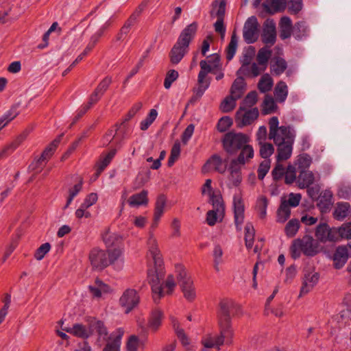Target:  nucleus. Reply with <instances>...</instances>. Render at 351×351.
Instances as JSON below:
<instances>
[{
    "instance_id": "f257e3e1",
    "label": "nucleus",
    "mask_w": 351,
    "mask_h": 351,
    "mask_svg": "<svg viewBox=\"0 0 351 351\" xmlns=\"http://www.w3.org/2000/svg\"><path fill=\"white\" fill-rule=\"evenodd\" d=\"M147 246L148 254L152 256L154 263V267L147 271V279L151 285L152 291H153L154 299L157 300L162 295L160 280L165 277V271L158 241L153 233L149 234L147 241Z\"/></svg>"
},
{
    "instance_id": "f03ea898",
    "label": "nucleus",
    "mask_w": 351,
    "mask_h": 351,
    "mask_svg": "<svg viewBox=\"0 0 351 351\" xmlns=\"http://www.w3.org/2000/svg\"><path fill=\"white\" fill-rule=\"evenodd\" d=\"M235 304L231 300H222L219 304L217 313L218 323L220 329L219 335H213V341L216 348L219 350L224 343H232L233 330L231 328L230 312L234 308Z\"/></svg>"
},
{
    "instance_id": "7ed1b4c3",
    "label": "nucleus",
    "mask_w": 351,
    "mask_h": 351,
    "mask_svg": "<svg viewBox=\"0 0 351 351\" xmlns=\"http://www.w3.org/2000/svg\"><path fill=\"white\" fill-rule=\"evenodd\" d=\"M197 28V23H193L186 26L181 32L176 43L169 53L170 60L172 64H177L183 58L187 52L190 42L196 33Z\"/></svg>"
},
{
    "instance_id": "20e7f679",
    "label": "nucleus",
    "mask_w": 351,
    "mask_h": 351,
    "mask_svg": "<svg viewBox=\"0 0 351 351\" xmlns=\"http://www.w3.org/2000/svg\"><path fill=\"white\" fill-rule=\"evenodd\" d=\"M269 138L273 140L275 145L295 141V130L289 125L279 126L277 117H272L269 119Z\"/></svg>"
},
{
    "instance_id": "39448f33",
    "label": "nucleus",
    "mask_w": 351,
    "mask_h": 351,
    "mask_svg": "<svg viewBox=\"0 0 351 351\" xmlns=\"http://www.w3.org/2000/svg\"><path fill=\"white\" fill-rule=\"evenodd\" d=\"M250 141V138L248 135L234 131L226 133L222 139L223 149L230 155L237 154L239 149Z\"/></svg>"
},
{
    "instance_id": "423d86ee",
    "label": "nucleus",
    "mask_w": 351,
    "mask_h": 351,
    "mask_svg": "<svg viewBox=\"0 0 351 351\" xmlns=\"http://www.w3.org/2000/svg\"><path fill=\"white\" fill-rule=\"evenodd\" d=\"M317 252V242L308 235L294 240L291 247V256L294 259L299 258L301 252L306 256H312Z\"/></svg>"
},
{
    "instance_id": "0eeeda50",
    "label": "nucleus",
    "mask_w": 351,
    "mask_h": 351,
    "mask_svg": "<svg viewBox=\"0 0 351 351\" xmlns=\"http://www.w3.org/2000/svg\"><path fill=\"white\" fill-rule=\"evenodd\" d=\"M178 283L183 293L184 297L189 301H193L196 297L193 280L182 265L176 266Z\"/></svg>"
},
{
    "instance_id": "6e6552de",
    "label": "nucleus",
    "mask_w": 351,
    "mask_h": 351,
    "mask_svg": "<svg viewBox=\"0 0 351 351\" xmlns=\"http://www.w3.org/2000/svg\"><path fill=\"white\" fill-rule=\"evenodd\" d=\"M213 206V210H209L206 214V222L209 226H214L217 221H221L225 215V206L222 197H214L209 202Z\"/></svg>"
},
{
    "instance_id": "1a4fd4ad",
    "label": "nucleus",
    "mask_w": 351,
    "mask_h": 351,
    "mask_svg": "<svg viewBox=\"0 0 351 351\" xmlns=\"http://www.w3.org/2000/svg\"><path fill=\"white\" fill-rule=\"evenodd\" d=\"M199 66L201 69L197 76L198 89L197 95V96H202L210 84V79L206 76L208 73L213 72L215 68L204 60L200 61Z\"/></svg>"
},
{
    "instance_id": "9d476101",
    "label": "nucleus",
    "mask_w": 351,
    "mask_h": 351,
    "mask_svg": "<svg viewBox=\"0 0 351 351\" xmlns=\"http://www.w3.org/2000/svg\"><path fill=\"white\" fill-rule=\"evenodd\" d=\"M258 115L259 112L257 108L239 107L236 113L235 121L239 128H243L252 124L257 119Z\"/></svg>"
},
{
    "instance_id": "9b49d317",
    "label": "nucleus",
    "mask_w": 351,
    "mask_h": 351,
    "mask_svg": "<svg viewBox=\"0 0 351 351\" xmlns=\"http://www.w3.org/2000/svg\"><path fill=\"white\" fill-rule=\"evenodd\" d=\"M258 27L259 24L256 16H252L247 19L243 26V37L247 44L254 43L258 40Z\"/></svg>"
},
{
    "instance_id": "f8f14e48",
    "label": "nucleus",
    "mask_w": 351,
    "mask_h": 351,
    "mask_svg": "<svg viewBox=\"0 0 351 351\" xmlns=\"http://www.w3.org/2000/svg\"><path fill=\"white\" fill-rule=\"evenodd\" d=\"M140 298L137 291L133 289H126L119 299V304L125 313H129L139 303Z\"/></svg>"
},
{
    "instance_id": "ddd939ff",
    "label": "nucleus",
    "mask_w": 351,
    "mask_h": 351,
    "mask_svg": "<svg viewBox=\"0 0 351 351\" xmlns=\"http://www.w3.org/2000/svg\"><path fill=\"white\" fill-rule=\"evenodd\" d=\"M89 260L95 269L102 270L109 265L107 252L102 250H92L89 254Z\"/></svg>"
},
{
    "instance_id": "4468645a",
    "label": "nucleus",
    "mask_w": 351,
    "mask_h": 351,
    "mask_svg": "<svg viewBox=\"0 0 351 351\" xmlns=\"http://www.w3.org/2000/svg\"><path fill=\"white\" fill-rule=\"evenodd\" d=\"M234 218L237 229L241 230V225L244 221L245 206L241 196L234 194L233 196Z\"/></svg>"
},
{
    "instance_id": "2eb2a0df",
    "label": "nucleus",
    "mask_w": 351,
    "mask_h": 351,
    "mask_svg": "<svg viewBox=\"0 0 351 351\" xmlns=\"http://www.w3.org/2000/svg\"><path fill=\"white\" fill-rule=\"evenodd\" d=\"M262 41L268 47H271L276 40V24L273 19H267L263 24Z\"/></svg>"
},
{
    "instance_id": "dca6fc26",
    "label": "nucleus",
    "mask_w": 351,
    "mask_h": 351,
    "mask_svg": "<svg viewBox=\"0 0 351 351\" xmlns=\"http://www.w3.org/2000/svg\"><path fill=\"white\" fill-rule=\"evenodd\" d=\"M254 156V151L250 143L245 144L239 149V154L237 158L231 160L230 162L237 164L241 167L249 163Z\"/></svg>"
},
{
    "instance_id": "f3484780",
    "label": "nucleus",
    "mask_w": 351,
    "mask_h": 351,
    "mask_svg": "<svg viewBox=\"0 0 351 351\" xmlns=\"http://www.w3.org/2000/svg\"><path fill=\"white\" fill-rule=\"evenodd\" d=\"M241 166L234 164L232 162H230L228 175L227 186L228 188H232L238 186L242 181L241 176Z\"/></svg>"
},
{
    "instance_id": "a211bd4d",
    "label": "nucleus",
    "mask_w": 351,
    "mask_h": 351,
    "mask_svg": "<svg viewBox=\"0 0 351 351\" xmlns=\"http://www.w3.org/2000/svg\"><path fill=\"white\" fill-rule=\"evenodd\" d=\"M109 265H112L114 269L121 271L124 267V258L123 251L119 248L108 250L107 252Z\"/></svg>"
},
{
    "instance_id": "6ab92c4d",
    "label": "nucleus",
    "mask_w": 351,
    "mask_h": 351,
    "mask_svg": "<svg viewBox=\"0 0 351 351\" xmlns=\"http://www.w3.org/2000/svg\"><path fill=\"white\" fill-rule=\"evenodd\" d=\"M319 179V174L317 176L309 170H301L297 179V183L300 189L308 188L313 182Z\"/></svg>"
},
{
    "instance_id": "aec40b11",
    "label": "nucleus",
    "mask_w": 351,
    "mask_h": 351,
    "mask_svg": "<svg viewBox=\"0 0 351 351\" xmlns=\"http://www.w3.org/2000/svg\"><path fill=\"white\" fill-rule=\"evenodd\" d=\"M62 330L68 333L82 339H87L90 335H92L90 324L88 326V327H86L82 324H75L72 327H64L62 328Z\"/></svg>"
},
{
    "instance_id": "412c9836",
    "label": "nucleus",
    "mask_w": 351,
    "mask_h": 351,
    "mask_svg": "<svg viewBox=\"0 0 351 351\" xmlns=\"http://www.w3.org/2000/svg\"><path fill=\"white\" fill-rule=\"evenodd\" d=\"M123 331L117 330L112 333L108 339V341L102 351H120V346Z\"/></svg>"
},
{
    "instance_id": "4be33fe9",
    "label": "nucleus",
    "mask_w": 351,
    "mask_h": 351,
    "mask_svg": "<svg viewBox=\"0 0 351 351\" xmlns=\"http://www.w3.org/2000/svg\"><path fill=\"white\" fill-rule=\"evenodd\" d=\"M287 0H266L263 7L270 14L283 12L287 7Z\"/></svg>"
},
{
    "instance_id": "5701e85b",
    "label": "nucleus",
    "mask_w": 351,
    "mask_h": 351,
    "mask_svg": "<svg viewBox=\"0 0 351 351\" xmlns=\"http://www.w3.org/2000/svg\"><path fill=\"white\" fill-rule=\"evenodd\" d=\"M28 135V132L25 131L10 144L5 145L0 150V159L8 156L10 153L14 152L26 138Z\"/></svg>"
},
{
    "instance_id": "b1692460",
    "label": "nucleus",
    "mask_w": 351,
    "mask_h": 351,
    "mask_svg": "<svg viewBox=\"0 0 351 351\" xmlns=\"http://www.w3.org/2000/svg\"><path fill=\"white\" fill-rule=\"evenodd\" d=\"M294 141L285 142L280 144H276L277 146V161L286 160L289 159L292 154L293 145Z\"/></svg>"
},
{
    "instance_id": "393cba45",
    "label": "nucleus",
    "mask_w": 351,
    "mask_h": 351,
    "mask_svg": "<svg viewBox=\"0 0 351 351\" xmlns=\"http://www.w3.org/2000/svg\"><path fill=\"white\" fill-rule=\"evenodd\" d=\"M167 198L164 195L161 194L158 196L155 204L154 221L152 226L153 228H156L158 226V223L164 213Z\"/></svg>"
},
{
    "instance_id": "a878e982",
    "label": "nucleus",
    "mask_w": 351,
    "mask_h": 351,
    "mask_svg": "<svg viewBox=\"0 0 351 351\" xmlns=\"http://www.w3.org/2000/svg\"><path fill=\"white\" fill-rule=\"evenodd\" d=\"M112 82L110 77H106L98 85L95 91L92 93L90 98V104H96L104 95L105 91Z\"/></svg>"
},
{
    "instance_id": "bb28decb",
    "label": "nucleus",
    "mask_w": 351,
    "mask_h": 351,
    "mask_svg": "<svg viewBox=\"0 0 351 351\" xmlns=\"http://www.w3.org/2000/svg\"><path fill=\"white\" fill-rule=\"evenodd\" d=\"M209 168H213L220 173H224L226 170V166L223 164L222 158L217 155H213L207 161L203 167V171H206Z\"/></svg>"
},
{
    "instance_id": "cd10ccee",
    "label": "nucleus",
    "mask_w": 351,
    "mask_h": 351,
    "mask_svg": "<svg viewBox=\"0 0 351 351\" xmlns=\"http://www.w3.org/2000/svg\"><path fill=\"white\" fill-rule=\"evenodd\" d=\"M279 27L280 37L282 40L291 37L293 34V26L291 19L289 16H283L280 19Z\"/></svg>"
},
{
    "instance_id": "c85d7f7f",
    "label": "nucleus",
    "mask_w": 351,
    "mask_h": 351,
    "mask_svg": "<svg viewBox=\"0 0 351 351\" xmlns=\"http://www.w3.org/2000/svg\"><path fill=\"white\" fill-rule=\"evenodd\" d=\"M348 258V251L346 246H339L337 248L334 255L333 261L336 269L341 268L347 262Z\"/></svg>"
},
{
    "instance_id": "c756f323",
    "label": "nucleus",
    "mask_w": 351,
    "mask_h": 351,
    "mask_svg": "<svg viewBox=\"0 0 351 351\" xmlns=\"http://www.w3.org/2000/svg\"><path fill=\"white\" fill-rule=\"evenodd\" d=\"M147 195V191L143 190L140 193L130 196L128 200V203L131 207H138L143 205L145 206L148 204Z\"/></svg>"
},
{
    "instance_id": "7c9ffc66",
    "label": "nucleus",
    "mask_w": 351,
    "mask_h": 351,
    "mask_svg": "<svg viewBox=\"0 0 351 351\" xmlns=\"http://www.w3.org/2000/svg\"><path fill=\"white\" fill-rule=\"evenodd\" d=\"M88 289L93 297L100 298L102 293L110 291V287L99 278H96L93 285L88 286Z\"/></svg>"
},
{
    "instance_id": "2f4dec72",
    "label": "nucleus",
    "mask_w": 351,
    "mask_h": 351,
    "mask_svg": "<svg viewBox=\"0 0 351 351\" xmlns=\"http://www.w3.org/2000/svg\"><path fill=\"white\" fill-rule=\"evenodd\" d=\"M245 90V83L244 82V79L242 75H239V77L234 81L231 88H230V94L235 99H240L244 93Z\"/></svg>"
},
{
    "instance_id": "473e14b6",
    "label": "nucleus",
    "mask_w": 351,
    "mask_h": 351,
    "mask_svg": "<svg viewBox=\"0 0 351 351\" xmlns=\"http://www.w3.org/2000/svg\"><path fill=\"white\" fill-rule=\"evenodd\" d=\"M287 68V63L285 59L280 57H275L270 64L271 72L275 75H280L285 72Z\"/></svg>"
},
{
    "instance_id": "72a5a7b5",
    "label": "nucleus",
    "mask_w": 351,
    "mask_h": 351,
    "mask_svg": "<svg viewBox=\"0 0 351 351\" xmlns=\"http://www.w3.org/2000/svg\"><path fill=\"white\" fill-rule=\"evenodd\" d=\"M164 277L160 280V284L162 287V295L157 300H155L154 297H153V300L156 303H158L159 300L165 296V294L170 295L173 293L176 283L175 282V279L173 275H169L165 280V287L162 286V280H163ZM152 296H154V293L152 292Z\"/></svg>"
},
{
    "instance_id": "f704fd0d",
    "label": "nucleus",
    "mask_w": 351,
    "mask_h": 351,
    "mask_svg": "<svg viewBox=\"0 0 351 351\" xmlns=\"http://www.w3.org/2000/svg\"><path fill=\"white\" fill-rule=\"evenodd\" d=\"M117 153L116 149H111L106 156H101L97 163V169L96 171V178L104 170V169L110 164L113 157Z\"/></svg>"
},
{
    "instance_id": "c9c22d12",
    "label": "nucleus",
    "mask_w": 351,
    "mask_h": 351,
    "mask_svg": "<svg viewBox=\"0 0 351 351\" xmlns=\"http://www.w3.org/2000/svg\"><path fill=\"white\" fill-rule=\"evenodd\" d=\"M62 134L56 138L46 149L43 151L42 155L38 160V162L42 163L47 160L54 153L58 145L60 142Z\"/></svg>"
},
{
    "instance_id": "e433bc0d",
    "label": "nucleus",
    "mask_w": 351,
    "mask_h": 351,
    "mask_svg": "<svg viewBox=\"0 0 351 351\" xmlns=\"http://www.w3.org/2000/svg\"><path fill=\"white\" fill-rule=\"evenodd\" d=\"M288 95V86L283 81L279 82L274 89V96L278 102H284Z\"/></svg>"
},
{
    "instance_id": "4c0bfd02",
    "label": "nucleus",
    "mask_w": 351,
    "mask_h": 351,
    "mask_svg": "<svg viewBox=\"0 0 351 351\" xmlns=\"http://www.w3.org/2000/svg\"><path fill=\"white\" fill-rule=\"evenodd\" d=\"M350 213V206L347 202L338 203L333 215L336 219L342 220Z\"/></svg>"
},
{
    "instance_id": "58836bf2",
    "label": "nucleus",
    "mask_w": 351,
    "mask_h": 351,
    "mask_svg": "<svg viewBox=\"0 0 351 351\" xmlns=\"http://www.w3.org/2000/svg\"><path fill=\"white\" fill-rule=\"evenodd\" d=\"M308 32V26L304 21H299L293 26V35L298 40H302L303 38L307 36Z\"/></svg>"
},
{
    "instance_id": "ea45409f",
    "label": "nucleus",
    "mask_w": 351,
    "mask_h": 351,
    "mask_svg": "<svg viewBox=\"0 0 351 351\" xmlns=\"http://www.w3.org/2000/svg\"><path fill=\"white\" fill-rule=\"evenodd\" d=\"M317 204L322 210L328 209L332 204V193L330 190L322 191Z\"/></svg>"
},
{
    "instance_id": "a19ab883",
    "label": "nucleus",
    "mask_w": 351,
    "mask_h": 351,
    "mask_svg": "<svg viewBox=\"0 0 351 351\" xmlns=\"http://www.w3.org/2000/svg\"><path fill=\"white\" fill-rule=\"evenodd\" d=\"M273 84L271 77L268 73H265L258 82V88L261 93H267L271 89Z\"/></svg>"
},
{
    "instance_id": "79ce46f5",
    "label": "nucleus",
    "mask_w": 351,
    "mask_h": 351,
    "mask_svg": "<svg viewBox=\"0 0 351 351\" xmlns=\"http://www.w3.org/2000/svg\"><path fill=\"white\" fill-rule=\"evenodd\" d=\"M291 210L287 201H282L277 211V221L284 223L289 217Z\"/></svg>"
},
{
    "instance_id": "37998d69",
    "label": "nucleus",
    "mask_w": 351,
    "mask_h": 351,
    "mask_svg": "<svg viewBox=\"0 0 351 351\" xmlns=\"http://www.w3.org/2000/svg\"><path fill=\"white\" fill-rule=\"evenodd\" d=\"M255 230L251 223H247L245 226V242L247 249H251L254 244Z\"/></svg>"
},
{
    "instance_id": "c03bdc74",
    "label": "nucleus",
    "mask_w": 351,
    "mask_h": 351,
    "mask_svg": "<svg viewBox=\"0 0 351 351\" xmlns=\"http://www.w3.org/2000/svg\"><path fill=\"white\" fill-rule=\"evenodd\" d=\"M266 67L258 62H253L248 67V73H242L241 75L246 77H256L266 70Z\"/></svg>"
},
{
    "instance_id": "a18cd8bd",
    "label": "nucleus",
    "mask_w": 351,
    "mask_h": 351,
    "mask_svg": "<svg viewBox=\"0 0 351 351\" xmlns=\"http://www.w3.org/2000/svg\"><path fill=\"white\" fill-rule=\"evenodd\" d=\"M145 340L140 339L136 335H131L127 342L128 351H137L139 348L143 347Z\"/></svg>"
},
{
    "instance_id": "49530a36",
    "label": "nucleus",
    "mask_w": 351,
    "mask_h": 351,
    "mask_svg": "<svg viewBox=\"0 0 351 351\" xmlns=\"http://www.w3.org/2000/svg\"><path fill=\"white\" fill-rule=\"evenodd\" d=\"M271 56V51L266 47L261 48L256 56V60L259 64L267 68L268 61Z\"/></svg>"
},
{
    "instance_id": "de8ad7c7",
    "label": "nucleus",
    "mask_w": 351,
    "mask_h": 351,
    "mask_svg": "<svg viewBox=\"0 0 351 351\" xmlns=\"http://www.w3.org/2000/svg\"><path fill=\"white\" fill-rule=\"evenodd\" d=\"M213 266L216 271H219V265L223 263V250L220 245H216L213 251Z\"/></svg>"
},
{
    "instance_id": "09e8293b",
    "label": "nucleus",
    "mask_w": 351,
    "mask_h": 351,
    "mask_svg": "<svg viewBox=\"0 0 351 351\" xmlns=\"http://www.w3.org/2000/svg\"><path fill=\"white\" fill-rule=\"evenodd\" d=\"M238 43V38L236 35V33L234 32L231 36L230 42L226 49V58L228 61L231 60L237 51Z\"/></svg>"
},
{
    "instance_id": "8fccbe9b",
    "label": "nucleus",
    "mask_w": 351,
    "mask_h": 351,
    "mask_svg": "<svg viewBox=\"0 0 351 351\" xmlns=\"http://www.w3.org/2000/svg\"><path fill=\"white\" fill-rule=\"evenodd\" d=\"M238 99H235L230 94V96L226 97L221 103L220 109L223 112H231L236 106V101Z\"/></svg>"
},
{
    "instance_id": "3c124183",
    "label": "nucleus",
    "mask_w": 351,
    "mask_h": 351,
    "mask_svg": "<svg viewBox=\"0 0 351 351\" xmlns=\"http://www.w3.org/2000/svg\"><path fill=\"white\" fill-rule=\"evenodd\" d=\"M158 117V112L156 109L150 110L146 118L143 120L140 123V128L141 130H147L149 127L153 123Z\"/></svg>"
},
{
    "instance_id": "603ef678",
    "label": "nucleus",
    "mask_w": 351,
    "mask_h": 351,
    "mask_svg": "<svg viewBox=\"0 0 351 351\" xmlns=\"http://www.w3.org/2000/svg\"><path fill=\"white\" fill-rule=\"evenodd\" d=\"M162 313L160 310H154L151 315L149 320V327L154 330H156L161 324Z\"/></svg>"
},
{
    "instance_id": "864d4df0",
    "label": "nucleus",
    "mask_w": 351,
    "mask_h": 351,
    "mask_svg": "<svg viewBox=\"0 0 351 351\" xmlns=\"http://www.w3.org/2000/svg\"><path fill=\"white\" fill-rule=\"evenodd\" d=\"M90 330H92V335L95 332L100 338L105 339L108 335L106 328L104 326L103 322L100 321L90 324Z\"/></svg>"
},
{
    "instance_id": "5fc2aeb1",
    "label": "nucleus",
    "mask_w": 351,
    "mask_h": 351,
    "mask_svg": "<svg viewBox=\"0 0 351 351\" xmlns=\"http://www.w3.org/2000/svg\"><path fill=\"white\" fill-rule=\"evenodd\" d=\"M300 228V222L298 219L290 220L286 225L285 231L289 237H293L295 235Z\"/></svg>"
},
{
    "instance_id": "6e6d98bb",
    "label": "nucleus",
    "mask_w": 351,
    "mask_h": 351,
    "mask_svg": "<svg viewBox=\"0 0 351 351\" xmlns=\"http://www.w3.org/2000/svg\"><path fill=\"white\" fill-rule=\"evenodd\" d=\"M257 102V93L256 91L250 92L242 101L239 107L245 108H252V106Z\"/></svg>"
},
{
    "instance_id": "4d7b16f0",
    "label": "nucleus",
    "mask_w": 351,
    "mask_h": 351,
    "mask_svg": "<svg viewBox=\"0 0 351 351\" xmlns=\"http://www.w3.org/2000/svg\"><path fill=\"white\" fill-rule=\"evenodd\" d=\"M212 180L210 179H207L202 186V193L203 195L208 194L209 195L210 199L209 202H212L214 199V197H217V196L222 197L219 192L215 193L213 187L211 186Z\"/></svg>"
},
{
    "instance_id": "13d9d810",
    "label": "nucleus",
    "mask_w": 351,
    "mask_h": 351,
    "mask_svg": "<svg viewBox=\"0 0 351 351\" xmlns=\"http://www.w3.org/2000/svg\"><path fill=\"white\" fill-rule=\"evenodd\" d=\"M312 163V158L307 154H300L296 161L298 168L306 170Z\"/></svg>"
},
{
    "instance_id": "bf43d9fd",
    "label": "nucleus",
    "mask_w": 351,
    "mask_h": 351,
    "mask_svg": "<svg viewBox=\"0 0 351 351\" xmlns=\"http://www.w3.org/2000/svg\"><path fill=\"white\" fill-rule=\"evenodd\" d=\"M82 188V179L80 178L79 182L74 185L73 187L69 189V195L67 198L66 204L64 208H67L72 202L73 198L80 193Z\"/></svg>"
},
{
    "instance_id": "052dcab7",
    "label": "nucleus",
    "mask_w": 351,
    "mask_h": 351,
    "mask_svg": "<svg viewBox=\"0 0 351 351\" xmlns=\"http://www.w3.org/2000/svg\"><path fill=\"white\" fill-rule=\"evenodd\" d=\"M252 56L248 54H244L241 59V66L239 68V69L237 71V75H241L242 73H248L247 69L248 67L250 66L251 61H252Z\"/></svg>"
},
{
    "instance_id": "680f3d73",
    "label": "nucleus",
    "mask_w": 351,
    "mask_h": 351,
    "mask_svg": "<svg viewBox=\"0 0 351 351\" xmlns=\"http://www.w3.org/2000/svg\"><path fill=\"white\" fill-rule=\"evenodd\" d=\"M258 145H260V155L263 158H269L274 152V147L271 143L264 142L258 143Z\"/></svg>"
},
{
    "instance_id": "e2e57ef3",
    "label": "nucleus",
    "mask_w": 351,
    "mask_h": 351,
    "mask_svg": "<svg viewBox=\"0 0 351 351\" xmlns=\"http://www.w3.org/2000/svg\"><path fill=\"white\" fill-rule=\"evenodd\" d=\"M329 226L326 223H322L317 227L315 236L321 241L325 242L326 236H328Z\"/></svg>"
},
{
    "instance_id": "0e129e2a",
    "label": "nucleus",
    "mask_w": 351,
    "mask_h": 351,
    "mask_svg": "<svg viewBox=\"0 0 351 351\" xmlns=\"http://www.w3.org/2000/svg\"><path fill=\"white\" fill-rule=\"evenodd\" d=\"M276 107V105L274 99L271 97L267 95L263 101V114H267L273 112Z\"/></svg>"
},
{
    "instance_id": "69168bd1",
    "label": "nucleus",
    "mask_w": 351,
    "mask_h": 351,
    "mask_svg": "<svg viewBox=\"0 0 351 351\" xmlns=\"http://www.w3.org/2000/svg\"><path fill=\"white\" fill-rule=\"evenodd\" d=\"M120 239L121 237L116 233L108 232L103 235V240L108 247L117 243Z\"/></svg>"
},
{
    "instance_id": "338daca9",
    "label": "nucleus",
    "mask_w": 351,
    "mask_h": 351,
    "mask_svg": "<svg viewBox=\"0 0 351 351\" xmlns=\"http://www.w3.org/2000/svg\"><path fill=\"white\" fill-rule=\"evenodd\" d=\"M178 72L176 70H170L166 75L165 82H164V86L166 89H169L172 83L176 81L178 77Z\"/></svg>"
},
{
    "instance_id": "774afa93",
    "label": "nucleus",
    "mask_w": 351,
    "mask_h": 351,
    "mask_svg": "<svg viewBox=\"0 0 351 351\" xmlns=\"http://www.w3.org/2000/svg\"><path fill=\"white\" fill-rule=\"evenodd\" d=\"M339 236L343 239H351V223L343 224L338 230Z\"/></svg>"
}]
</instances>
